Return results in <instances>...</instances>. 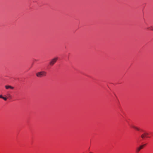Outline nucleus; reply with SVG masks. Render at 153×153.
<instances>
[{
    "label": "nucleus",
    "mask_w": 153,
    "mask_h": 153,
    "mask_svg": "<svg viewBox=\"0 0 153 153\" xmlns=\"http://www.w3.org/2000/svg\"><path fill=\"white\" fill-rule=\"evenodd\" d=\"M47 73L45 71H41L37 72L36 73V76L38 77H41L42 76H45L46 75Z\"/></svg>",
    "instance_id": "nucleus-1"
},
{
    "label": "nucleus",
    "mask_w": 153,
    "mask_h": 153,
    "mask_svg": "<svg viewBox=\"0 0 153 153\" xmlns=\"http://www.w3.org/2000/svg\"><path fill=\"white\" fill-rule=\"evenodd\" d=\"M57 59V58H55L52 59L50 62V65H53L56 62Z\"/></svg>",
    "instance_id": "nucleus-2"
},
{
    "label": "nucleus",
    "mask_w": 153,
    "mask_h": 153,
    "mask_svg": "<svg viewBox=\"0 0 153 153\" xmlns=\"http://www.w3.org/2000/svg\"><path fill=\"white\" fill-rule=\"evenodd\" d=\"M148 134L146 132H145L143 134H142L141 135V138L143 139L145 137H148Z\"/></svg>",
    "instance_id": "nucleus-3"
},
{
    "label": "nucleus",
    "mask_w": 153,
    "mask_h": 153,
    "mask_svg": "<svg viewBox=\"0 0 153 153\" xmlns=\"http://www.w3.org/2000/svg\"><path fill=\"white\" fill-rule=\"evenodd\" d=\"M146 144L141 145L139 147L137 148L136 149V151L137 152H139V151L142 149L144 146H145Z\"/></svg>",
    "instance_id": "nucleus-4"
},
{
    "label": "nucleus",
    "mask_w": 153,
    "mask_h": 153,
    "mask_svg": "<svg viewBox=\"0 0 153 153\" xmlns=\"http://www.w3.org/2000/svg\"><path fill=\"white\" fill-rule=\"evenodd\" d=\"M5 87L6 88V89H14V87H12L10 85H5Z\"/></svg>",
    "instance_id": "nucleus-5"
},
{
    "label": "nucleus",
    "mask_w": 153,
    "mask_h": 153,
    "mask_svg": "<svg viewBox=\"0 0 153 153\" xmlns=\"http://www.w3.org/2000/svg\"><path fill=\"white\" fill-rule=\"evenodd\" d=\"M132 128H134L137 130V131H139L140 130V129L139 128L135 126H132Z\"/></svg>",
    "instance_id": "nucleus-6"
},
{
    "label": "nucleus",
    "mask_w": 153,
    "mask_h": 153,
    "mask_svg": "<svg viewBox=\"0 0 153 153\" xmlns=\"http://www.w3.org/2000/svg\"><path fill=\"white\" fill-rule=\"evenodd\" d=\"M2 99H3L4 100H7V98L6 97H3Z\"/></svg>",
    "instance_id": "nucleus-7"
},
{
    "label": "nucleus",
    "mask_w": 153,
    "mask_h": 153,
    "mask_svg": "<svg viewBox=\"0 0 153 153\" xmlns=\"http://www.w3.org/2000/svg\"><path fill=\"white\" fill-rule=\"evenodd\" d=\"M150 28H151V30L153 31V27H150Z\"/></svg>",
    "instance_id": "nucleus-8"
},
{
    "label": "nucleus",
    "mask_w": 153,
    "mask_h": 153,
    "mask_svg": "<svg viewBox=\"0 0 153 153\" xmlns=\"http://www.w3.org/2000/svg\"><path fill=\"white\" fill-rule=\"evenodd\" d=\"M3 97L2 96V95H0V98L2 99Z\"/></svg>",
    "instance_id": "nucleus-9"
},
{
    "label": "nucleus",
    "mask_w": 153,
    "mask_h": 153,
    "mask_svg": "<svg viewBox=\"0 0 153 153\" xmlns=\"http://www.w3.org/2000/svg\"><path fill=\"white\" fill-rule=\"evenodd\" d=\"M89 153H92V152H90Z\"/></svg>",
    "instance_id": "nucleus-10"
}]
</instances>
